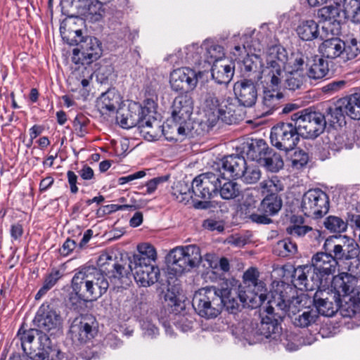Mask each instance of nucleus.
<instances>
[{"label":"nucleus","mask_w":360,"mask_h":360,"mask_svg":"<svg viewBox=\"0 0 360 360\" xmlns=\"http://www.w3.org/2000/svg\"><path fill=\"white\" fill-rule=\"evenodd\" d=\"M246 161L242 156L231 155L220 160L219 174L227 178H240L245 169Z\"/></svg>","instance_id":"28"},{"label":"nucleus","mask_w":360,"mask_h":360,"mask_svg":"<svg viewBox=\"0 0 360 360\" xmlns=\"http://www.w3.org/2000/svg\"><path fill=\"white\" fill-rule=\"evenodd\" d=\"M200 72H197L189 68H181L174 70L169 75V84L174 91H184V94L193 91L198 83V76Z\"/></svg>","instance_id":"18"},{"label":"nucleus","mask_w":360,"mask_h":360,"mask_svg":"<svg viewBox=\"0 0 360 360\" xmlns=\"http://www.w3.org/2000/svg\"><path fill=\"white\" fill-rule=\"evenodd\" d=\"M130 268L135 281L141 286H149L158 281L160 270L153 264L130 262Z\"/></svg>","instance_id":"26"},{"label":"nucleus","mask_w":360,"mask_h":360,"mask_svg":"<svg viewBox=\"0 0 360 360\" xmlns=\"http://www.w3.org/2000/svg\"><path fill=\"white\" fill-rule=\"evenodd\" d=\"M258 81L243 79L234 84V93L240 105L252 107L257 99V89L255 83Z\"/></svg>","instance_id":"24"},{"label":"nucleus","mask_w":360,"mask_h":360,"mask_svg":"<svg viewBox=\"0 0 360 360\" xmlns=\"http://www.w3.org/2000/svg\"><path fill=\"white\" fill-rule=\"evenodd\" d=\"M61 277V272L59 270L54 269L45 278L44 285L49 290Z\"/></svg>","instance_id":"61"},{"label":"nucleus","mask_w":360,"mask_h":360,"mask_svg":"<svg viewBox=\"0 0 360 360\" xmlns=\"http://www.w3.org/2000/svg\"><path fill=\"white\" fill-rule=\"evenodd\" d=\"M318 314L317 311L314 309L310 307L304 308L303 311L292 319V322L297 327L307 328L316 323L319 318Z\"/></svg>","instance_id":"43"},{"label":"nucleus","mask_w":360,"mask_h":360,"mask_svg":"<svg viewBox=\"0 0 360 360\" xmlns=\"http://www.w3.org/2000/svg\"><path fill=\"white\" fill-rule=\"evenodd\" d=\"M305 63V57L302 53L297 51L287 54V61L285 62L284 73L302 72Z\"/></svg>","instance_id":"44"},{"label":"nucleus","mask_w":360,"mask_h":360,"mask_svg":"<svg viewBox=\"0 0 360 360\" xmlns=\"http://www.w3.org/2000/svg\"><path fill=\"white\" fill-rule=\"evenodd\" d=\"M325 228L332 233H342L347 230V223L342 218L330 215L327 217L323 222Z\"/></svg>","instance_id":"51"},{"label":"nucleus","mask_w":360,"mask_h":360,"mask_svg":"<svg viewBox=\"0 0 360 360\" xmlns=\"http://www.w3.org/2000/svg\"><path fill=\"white\" fill-rule=\"evenodd\" d=\"M141 326L144 336L153 338L158 334V328L148 319L143 320Z\"/></svg>","instance_id":"60"},{"label":"nucleus","mask_w":360,"mask_h":360,"mask_svg":"<svg viewBox=\"0 0 360 360\" xmlns=\"http://www.w3.org/2000/svg\"><path fill=\"white\" fill-rule=\"evenodd\" d=\"M342 6L347 19L355 23L360 22V0H349Z\"/></svg>","instance_id":"52"},{"label":"nucleus","mask_w":360,"mask_h":360,"mask_svg":"<svg viewBox=\"0 0 360 360\" xmlns=\"http://www.w3.org/2000/svg\"><path fill=\"white\" fill-rule=\"evenodd\" d=\"M266 306L263 307L264 311L266 313L265 317H262L259 324L257 326L256 334L262 335L266 338H271L273 335L278 334L281 330L279 321L283 318L277 317L274 313H267L265 311Z\"/></svg>","instance_id":"34"},{"label":"nucleus","mask_w":360,"mask_h":360,"mask_svg":"<svg viewBox=\"0 0 360 360\" xmlns=\"http://www.w3.org/2000/svg\"><path fill=\"white\" fill-rule=\"evenodd\" d=\"M146 172L143 170L136 172L134 174H129L128 176H122L118 179V184L120 185H124L127 183L132 181L136 179L143 178L146 176Z\"/></svg>","instance_id":"64"},{"label":"nucleus","mask_w":360,"mask_h":360,"mask_svg":"<svg viewBox=\"0 0 360 360\" xmlns=\"http://www.w3.org/2000/svg\"><path fill=\"white\" fill-rule=\"evenodd\" d=\"M203 49H205V57L208 63H214L219 60L225 59L223 47L215 44L208 40L205 41L203 44Z\"/></svg>","instance_id":"47"},{"label":"nucleus","mask_w":360,"mask_h":360,"mask_svg":"<svg viewBox=\"0 0 360 360\" xmlns=\"http://www.w3.org/2000/svg\"><path fill=\"white\" fill-rule=\"evenodd\" d=\"M233 98H223L216 92H207L204 100V112L209 126H214L219 120L231 124L236 122Z\"/></svg>","instance_id":"5"},{"label":"nucleus","mask_w":360,"mask_h":360,"mask_svg":"<svg viewBox=\"0 0 360 360\" xmlns=\"http://www.w3.org/2000/svg\"><path fill=\"white\" fill-rule=\"evenodd\" d=\"M271 35L268 26L262 25L258 32L253 31L250 36H244L245 41L243 44V48L247 53H256L260 55L264 46L268 44Z\"/></svg>","instance_id":"25"},{"label":"nucleus","mask_w":360,"mask_h":360,"mask_svg":"<svg viewBox=\"0 0 360 360\" xmlns=\"http://www.w3.org/2000/svg\"><path fill=\"white\" fill-rule=\"evenodd\" d=\"M138 253L135 254L130 262L131 264H153L157 258V252L155 248L150 243H142L137 247Z\"/></svg>","instance_id":"36"},{"label":"nucleus","mask_w":360,"mask_h":360,"mask_svg":"<svg viewBox=\"0 0 360 360\" xmlns=\"http://www.w3.org/2000/svg\"><path fill=\"white\" fill-rule=\"evenodd\" d=\"M345 84L346 82L344 80L333 81L324 86L323 90L324 92L334 93L343 89Z\"/></svg>","instance_id":"63"},{"label":"nucleus","mask_w":360,"mask_h":360,"mask_svg":"<svg viewBox=\"0 0 360 360\" xmlns=\"http://www.w3.org/2000/svg\"><path fill=\"white\" fill-rule=\"evenodd\" d=\"M269 150V149L264 140H256L249 144L248 150H247V155L249 158L252 160H256L260 164L262 159L264 158Z\"/></svg>","instance_id":"45"},{"label":"nucleus","mask_w":360,"mask_h":360,"mask_svg":"<svg viewBox=\"0 0 360 360\" xmlns=\"http://www.w3.org/2000/svg\"><path fill=\"white\" fill-rule=\"evenodd\" d=\"M300 136V130L295 122H280L271 128L270 139L273 146L287 152L295 148Z\"/></svg>","instance_id":"13"},{"label":"nucleus","mask_w":360,"mask_h":360,"mask_svg":"<svg viewBox=\"0 0 360 360\" xmlns=\"http://www.w3.org/2000/svg\"><path fill=\"white\" fill-rule=\"evenodd\" d=\"M326 252H330L338 261L350 260L359 255V245L347 236H331L325 240L323 246Z\"/></svg>","instance_id":"12"},{"label":"nucleus","mask_w":360,"mask_h":360,"mask_svg":"<svg viewBox=\"0 0 360 360\" xmlns=\"http://www.w3.org/2000/svg\"><path fill=\"white\" fill-rule=\"evenodd\" d=\"M297 250V245L288 238L279 240L274 248V252L282 257L292 256Z\"/></svg>","instance_id":"50"},{"label":"nucleus","mask_w":360,"mask_h":360,"mask_svg":"<svg viewBox=\"0 0 360 360\" xmlns=\"http://www.w3.org/2000/svg\"><path fill=\"white\" fill-rule=\"evenodd\" d=\"M285 79H283L282 84L283 86L289 89L290 90L295 91L301 87L303 84V74L302 72H297L294 73L285 72L284 77Z\"/></svg>","instance_id":"53"},{"label":"nucleus","mask_w":360,"mask_h":360,"mask_svg":"<svg viewBox=\"0 0 360 360\" xmlns=\"http://www.w3.org/2000/svg\"><path fill=\"white\" fill-rule=\"evenodd\" d=\"M234 75V66L225 58L214 62L212 67V78L220 84H228Z\"/></svg>","instance_id":"32"},{"label":"nucleus","mask_w":360,"mask_h":360,"mask_svg":"<svg viewBox=\"0 0 360 360\" xmlns=\"http://www.w3.org/2000/svg\"><path fill=\"white\" fill-rule=\"evenodd\" d=\"M266 66L264 68V82L277 88L284 78L285 62L287 61V51L282 46L275 45L269 47L265 53Z\"/></svg>","instance_id":"9"},{"label":"nucleus","mask_w":360,"mask_h":360,"mask_svg":"<svg viewBox=\"0 0 360 360\" xmlns=\"http://www.w3.org/2000/svg\"><path fill=\"white\" fill-rule=\"evenodd\" d=\"M34 321L39 331L48 332L60 326V316L56 310L43 305L39 309Z\"/></svg>","instance_id":"31"},{"label":"nucleus","mask_w":360,"mask_h":360,"mask_svg":"<svg viewBox=\"0 0 360 360\" xmlns=\"http://www.w3.org/2000/svg\"><path fill=\"white\" fill-rule=\"evenodd\" d=\"M174 325L183 332H187L193 328V321L191 317L185 315L176 314Z\"/></svg>","instance_id":"56"},{"label":"nucleus","mask_w":360,"mask_h":360,"mask_svg":"<svg viewBox=\"0 0 360 360\" xmlns=\"http://www.w3.org/2000/svg\"><path fill=\"white\" fill-rule=\"evenodd\" d=\"M259 273L256 268L248 269L243 274L245 286H240L237 291L236 299L240 306L255 309L260 307L266 300V296L264 282L259 281Z\"/></svg>","instance_id":"6"},{"label":"nucleus","mask_w":360,"mask_h":360,"mask_svg":"<svg viewBox=\"0 0 360 360\" xmlns=\"http://www.w3.org/2000/svg\"><path fill=\"white\" fill-rule=\"evenodd\" d=\"M342 103L343 101L341 98L335 105L327 109L326 115H325L326 122H328L330 124H334L344 120L346 108H345Z\"/></svg>","instance_id":"46"},{"label":"nucleus","mask_w":360,"mask_h":360,"mask_svg":"<svg viewBox=\"0 0 360 360\" xmlns=\"http://www.w3.org/2000/svg\"><path fill=\"white\" fill-rule=\"evenodd\" d=\"M282 207V200L278 195H267L260 203L259 210L266 215L276 214Z\"/></svg>","instance_id":"42"},{"label":"nucleus","mask_w":360,"mask_h":360,"mask_svg":"<svg viewBox=\"0 0 360 360\" xmlns=\"http://www.w3.org/2000/svg\"><path fill=\"white\" fill-rule=\"evenodd\" d=\"M260 164L272 172H276L283 167L281 156L272 150H269L264 158L262 159Z\"/></svg>","instance_id":"48"},{"label":"nucleus","mask_w":360,"mask_h":360,"mask_svg":"<svg viewBox=\"0 0 360 360\" xmlns=\"http://www.w3.org/2000/svg\"><path fill=\"white\" fill-rule=\"evenodd\" d=\"M341 2H335V5H330L320 8L318 11V17L325 21H331L338 23L342 18H347Z\"/></svg>","instance_id":"37"},{"label":"nucleus","mask_w":360,"mask_h":360,"mask_svg":"<svg viewBox=\"0 0 360 360\" xmlns=\"http://www.w3.org/2000/svg\"><path fill=\"white\" fill-rule=\"evenodd\" d=\"M291 120L297 124L300 136L305 139L316 138L326 125L325 115L309 108L293 113Z\"/></svg>","instance_id":"10"},{"label":"nucleus","mask_w":360,"mask_h":360,"mask_svg":"<svg viewBox=\"0 0 360 360\" xmlns=\"http://www.w3.org/2000/svg\"><path fill=\"white\" fill-rule=\"evenodd\" d=\"M168 176H158L152 179L146 183V193L148 194L153 193L158 188V186L168 180Z\"/></svg>","instance_id":"59"},{"label":"nucleus","mask_w":360,"mask_h":360,"mask_svg":"<svg viewBox=\"0 0 360 360\" xmlns=\"http://www.w3.org/2000/svg\"><path fill=\"white\" fill-rule=\"evenodd\" d=\"M319 51L323 57L347 62L360 53V46L355 38L343 41L339 37H333L324 40L319 45Z\"/></svg>","instance_id":"8"},{"label":"nucleus","mask_w":360,"mask_h":360,"mask_svg":"<svg viewBox=\"0 0 360 360\" xmlns=\"http://www.w3.org/2000/svg\"><path fill=\"white\" fill-rule=\"evenodd\" d=\"M78 48L73 50L72 61L82 65H89L99 58L102 54L101 41L94 37H86L84 40H79Z\"/></svg>","instance_id":"16"},{"label":"nucleus","mask_w":360,"mask_h":360,"mask_svg":"<svg viewBox=\"0 0 360 360\" xmlns=\"http://www.w3.org/2000/svg\"><path fill=\"white\" fill-rule=\"evenodd\" d=\"M97 268L94 266H85L76 272L72 279V288L77 295L82 297L84 289H86L89 274H94Z\"/></svg>","instance_id":"39"},{"label":"nucleus","mask_w":360,"mask_h":360,"mask_svg":"<svg viewBox=\"0 0 360 360\" xmlns=\"http://www.w3.org/2000/svg\"><path fill=\"white\" fill-rule=\"evenodd\" d=\"M296 32L302 40L311 41L318 38L319 26L314 20H300L296 28Z\"/></svg>","instance_id":"38"},{"label":"nucleus","mask_w":360,"mask_h":360,"mask_svg":"<svg viewBox=\"0 0 360 360\" xmlns=\"http://www.w3.org/2000/svg\"><path fill=\"white\" fill-rule=\"evenodd\" d=\"M240 72L243 77L253 81L264 82V64L261 55L247 53L240 63Z\"/></svg>","instance_id":"20"},{"label":"nucleus","mask_w":360,"mask_h":360,"mask_svg":"<svg viewBox=\"0 0 360 360\" xmlns=\"http://www.w3.org/2000/svg\"><path fill=\"white\" fill-rule=\"evenodd\" d=\"M338 262L334 258L329 252H320L314 255L311 258V268L314 276H318L320 280V285L326 287L328 283V278L330 275L335 273Z\"/></svg>","instance_id":"15"},{"label":"nucleus","mask_w":360,"mask_h":360,"mask_svg":"<svg viewBox=\"0 0 360 360\" xmlns=\"http://www.w3.org/2000/svg\"><path fill=\"white\" fill-rule=\"evenodd\" d=\"M261 177V172L257 166L245 165V169H243L242 178L243 181L246 184H255Z\"/></svg>","instance_id":"54"},{"label":"nucleus","mask_w":360,"mask_h":360,"mask_svg":"<svg viewBox=\"0 0 360 360\" xmlns=\"http://www.w3.org/2000/svg\"><path fill=\"white\" fill-rule=\"evenodd\" d=\"M113 266L114 270L112 271V276L114 278H117L118 279H122L124 277H128V275L131 272L130 263L127 267L124 266L123 264H115Z\"/></svg>","instance_id":"58"},{"label":"nucleus","mask_w":360,"mask_h":360,"mask_svg":"<svg viewBox=\"0 0 360 360\" xmlns=\"http://www.w3.org/2000/svg\"><path fill=\"white\" fill-rule=\"evenodd\" d=\"M313 302L319 314L325 316H333L340 307L341 298L330 288L321 286L317 288Z\"/></svg>","instance_id":"17"},{"label":"nucleus","mask_w":360,"mask_h":360,"mask_svg":"<svg viewBox=\"0 0 360 360\" xmlns=\"http://www.w3.org/2000/svg\"><path fill=\"white\" fill-rule=\"evenodd\" d=\"M261 193L263 195H278L283 190V185L277 176L264 179L259 184Z\"/></svg>","instance_id":"49"},{"label":"nucleus","mask_w":360,"mask_h":360,"mask_svg":"<svg viewBox=\"0 0 360 360\" xmlns=\"http://www.w3.org/2000/svg\"><path fill=\"white\" fill-rule=\"evenodd\" d=\"M193 110V101L188 94L176 96L172 106V117L177 124H187Z\"/></svg>","instance_id":"21"},{"label":"nucleus","mask_w":360,"mask_h":360,"mask_svg":"<svg viewBox=\"0 0 360 360\" xmlns=\"http://www.w3.org/2000/svg\"><path fill=\"white\" fill-rule=\"evenodd\" d=\"M307 297L305 295H300L292 297L290 300H286L284 296L276 293L273 294L271 299L266 303L265 311L267 313H274L278 318H284L288 316L292 319L300 314L304 309L307 303Z\"/></svg>","instance_id":"11"},{"label":"nucleus","mask_w":360,"mask_h":360,"mask_svg":"<svg viewBox=\"0 0 360 360\" xmlns=\"http://www.w3.org/2000/svg\"><path fill=\"white\" fill-rule=\"evenodd\" d=\"M150 107H142L138 103H130L117 112V123L124 129L138 127L141 131L153 136V124L156 123Z\"/></svg>","instance_id":"4"},{"label":"nucleus","mask_w":360,"mask_h":360,"mask_svg":"<svg viewBox=\"0 0 360 360\" xmlns=\"http://www.w3.org/2000/svg\"><path fill=\"white\" fill-rule=\"evenodd\" d=\"M346 115L354 120H360V93H354L342 98Z\"/></svg>","instance_id":"41"},{"label":"nucleus","mask_w":360,"mask_h":360,"mask_svg":"<svg viewBox=\"0 0 360 360\" xmlns=\"http://www.w3.org/2000/svg\"><path fill=\"white\" fill-rule=\"evenodd\" d=\"M94 274H89L86 289L81 297L84 299L97 300L101 297L109 287L108 281L103 272L96 269Z\"/></svg>","instance_id":"23"},{"label":"nucleus","mask_w":360,"mask_h":360,"mask_svg":"<svg viewBox=\"0 0 360 360\" xmlns=\"http://www.w3.org/2000/svg\"><path fill=\"white\" fill-rule=\"evenodd\" d=\"M311 227L308 226L292 225L286 229L288 234L293 237H302L308 233Z\"/></svg>","instance_id":"57"},{"label":"nucleus","mask_w":360,"mask_h":360,"mask_svg":"<svg viewBox=\"0 0 360 360\" xmlns=\"http://www.w3.org/2000/svg\"><path fill=\"white\" fill-rule=\"evenodd\" d=\"M93 323L94 319L91 316H79L72 321L69 333L74 344L82 345L93 338Z\"/></svg>","instance_id":"19"},{"label":"nucleus","mask_w":360,"mask_h":360,"mask_svg":"<svg viewBox=\"0 0 360 360\" xmlns=\"http://www.w3.org/2000/svg\"><path fill=\"white\" fill-rule=\"evenodd\" d=\"M16 338L20 341L24 352L33 360H60L61 352L51 345L49 337L36 329L20 328Z\"/></svg>","instance_id":"3"},{"label":"nucleus","mask_w":360,"mask_h":360,"mask_svg":"<svg viewBox=\"0 0 360 360\" xmlns=\"http://www.w3.org/2000/svg\"><path fill=\"white\" fill-rule=\"evenodd\" d=\"M203 46H198L197 44L189 45L186 47V58L188 61L194 64L200 63V54L202 51Z\"/></svg>","instance_id":"55"},{"label":"nucleus","mask_w":360,"mask_h":360,"mask_svg":"<svg viewBox=\"0 0 360 360\" xmlns=\"http://www.w3.org/2000/svg\"><path fill=\"white\" fill-rule=\"evenodd\" d=\"M201 261L200 249L196 245L177 246L167 256L168 267L175 275L198 266Z\"/></svg>","instance_id":"7"},{"label":"nucleus","mask_w":360,"mask_h":360,"mask_svg":"<svg viewBox=\"0 0 360 360\" xmlns=\"http://www.w3.org/2000/svg\"><path fill=\"white\" fill-rule=\"evenodd\" d=\"M236 296L237 291L235 288L217 289L214 286H208L195 292L192 304L201 317L214 319L224 308L230 313H235L239 309L240 303Z\"/></svg>","instance_id":"1"},{"label":"nucleus","mask_w":360,"mask_h":360,"mask_svg":"<svg viewBox=\"0 0 360 360\" xmlns=\"http://www.w3.org/2000/svg\"><path fill=\"white\" fill-rule=\"evenodd\" d=\"M314 274L310 266H297L292 275V283L302 290H314L321 287L320 280Z\"/></svg>","instance_id":"22"},{"label":"nucleus","mask_w":360,"mask_h":360,"mask_svg":"<svg viewBox=\"0 0 360 360\" xmlns=\"http://www.w3.org/2000/svg\"><path fill=\"white\" fill-rule=\"evenodd\" d=\"M172 193L179 202L186 205L190 200H192L193 207L196 209H207L209 207L210 202L205 200L204 201L197 200L195 198L198 196H195L193 192V185L191 190V187L185 181H179L175 183L172 186ZM198 198H200L198 197Z\"/></svg>","instance_id":"27"},{"label":"nucleus","mask_w":360,"mask_h":360,"mask_svg":"<svg viewBox=\"0 0 360 360\" xmlns=\"http://www.w3.org/2000/svg\"><path fill=\"white\" fill-rule=\"evenodd\" d=\"M301 210L307 217L321 218L328 212V197L320 189L309 190L302 197Z\"/></svg>","instance_id":"14"},{"label":"nucleus","mask_w":360,"mask_h":360,"mask_svg":"<svg viewBox=\"0 0 360 360\" xmlns=\"http://www.w3.org/2000/svg\"><path fill=\"white\" fill-rule=\"evenodd\" d=\"M121 102L118 92L114 89H109L103 93L97 100L96 106L103 115L114 113Z\"/></svg>","instance_id":"33"},{"label":"nucleus","mask_w":360,"mask_h":360,"mask_svg":"<svg viewBox=\"0 0 360 360\" xmlns=\"http://www.w3.org/2000/svg\"><path fill=\"white\" fill-rule=\"evenodd\" d=\"M359 281L360 279L356 276L342 272L333 278L330 289H332L333 292L337 293V295L341 298L350 293L353 295Z\"/></svg>","instance_id":"29"},{"label":"nucleus","mask_w":360,"mask_h":360,"mask_svg":"<svg viewBox=\"0 0 360 360\" xmlns=\"http://www.w3.org/2000/svg\"><path fill=\"white\" fill-rule=\"evenodd\" d=\"M264 86V94L261 104L262 115H269L278 108L281 99L283 98L282 93L279 92L282 83H280L277 88H274L267 84L266 82H262Z\"/></svg>","instance_id":"30"},{"label":"nucleus","mask_w":360,"mask_h":360,"mask_svg":"<svg viewBox=\"0 0 360 360\" xmlns=\"http://www.w3.org/2000/svg\"><path fill=\"white\" fill-rule=\"evenodd\" d=\"M193 192L195 196L209 201L219 193L224 200H232L240 193V185L226 176L213 172H206L196 176L193 180Z\"/></svg>","instance_id":"2"},{"label":"nucleus","mask_w":360,"mask_h":360,"mask_svg":"<svg viewBox=\"0 0 360 360\" xmlns=\"http://www.w3.org/2000/svg\"><path fill=\"white\" fill-rule=\"evenodd\" d=\"M91 78V70L84 65H79L72 72L68 79V82L71 86V90L75 91L80 90L81 86L83 89L86 88L89 85Z\"/></svg>","instance_id":"35"},{"label":"nucleus","mask_w":360,"mask_h":360,"mask_svg":"<svg viewBox=\"0 0 360 360\" xmlns=\"http://www.w3.org/2000/svg\"><path fill=\"white\" fill-rule=\"evenodd\" d=\"M89 12L93 15L92 20L98 21L101 20L105 15V9L101 3H97L96 5L89 8Z\"/></svg>","instance_id":"62"},{"label":"nucleus","mask_w":360,"mask_h":360,"mask_svg":"<svg viewBox=\"0 0 360 360\" xmlns=\"http://www.w3.org/2000/svg\"><path fill=\"white\" fill-rule=\"evenodd\" d=\"M329 72L328 63L323 58H315L310 65L307 75L310 79H321Z\"/></svg>","instance_id":"40"}]
</instances>
